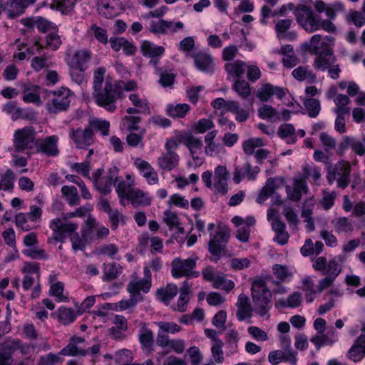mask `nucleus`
Returning a JSON list of instances; mask_svg holds the SVG:
<instances>
[{
    "label": "nucleus",
    "mask_w": 365,
    "mask_h": 365,
    "mask_svg": "<svg viewBox=\"0 0 365 365\" xmlns=\"http://www.w3.org/2000/svg\"><path fill=\"white\" fill-rule=\"evenodd\" d=\"M106 69L103 67L97 68L93 72V93L95 103L110 113L116 110L115 102L119 97L116 86L112 79L107 77L104 87L101 89Z\"/></svg>",
    "instance_id": "nucleus-1"
},
{
    "label": "nucleus",
    "mask_w": 365,
    "mask_h": 365,
    "mask_svg": "<svg viewBox=\"0 0 365 365\" xmlns=\"http://www.w3.org/2000/svg\"><path fill=\"white\" fill-rule=\"evenodd\" d=\"M169 9L166 6H161L158 9L150 11L143 16L144 19L155 18L149 22L148 27V31L156 35H168L173 34L185 28L184 24L174 20H165L163 17L168 13Z\"/></svg>",
    "instance_id": "nucleus-2"
},
{
    "label": "nucleus",
    "mask_w": 365,
    "mask_h": 365,
    "mask_svg": "<svg viewBox=\"0 0 365 365\" xmlns=\"http://www.w3.org/2000/svg\"><path fill=\"white\" fill-rule=\"evenodd\" d=\"M36 142V132L31 126L16 130L13 135V156L14 153H23L28 158L34 154Z\"/></svg>",
    "instance_id": "nucleus-3"
},
{
    "label": "nucleus",
    "mask_w": 365,
    "mask_h": 365,
    "mask_svg": "<svg viewBox=\"0 0 365 365\" xmlns=\"http://www.w3.org/2000/svg\"><path fill=\"white\" fill-rule=\"evenodd\" d=\"M229 172L225 165H217L214 170V174L207 170L202 174V180L205 185L215 194L225 195L227 192V180Z\"/></svg>",
    "instance_id": "nucleus-4"
},
{
    "label": "nucleus",
    "mask_w": 365,
    "mask_h": 365,
    "mask_svg": "<svg viewBox=\"0 0 365 365\" xmlns=\"http://www.w3.org/2000/svg\"><path fill=\"white\" fill-rule=\"evenodd\" d=\"M252 297L255 303L254 310L257 314L264 316L271 307L272 294L262 279H255L252 282Z\"/></svg>",
    "instance_id": "nucleus-5"
},
{
    "label": "nucleus",
    "mask_w": 365,
    "mask_h": 365,
    "mask_svg": "<svg viewBox=\"0 0 365 365\" xmlns=\"http://www.w3.org/2000/svg\"><path fill=\"white\" fill-rule=\"evenodd\" d=\"M312 1L307 0L298 4L294 14L297 23L308 33L319 30V20H318L312 9Z\"/></svg>",
    "instance_id": "nucleus-6"
},
{
    "label": "nucleus",
    "mask_w": 365,
    "mask_h": 365,
    "mask_svg": "<svg viewBox=\"0 0 365 365\" xmlns=\"http://www.w3.org/2000/svg\"><path fill=\"white\" fill-rule=\"evenodd\" d=\"M46 93L48 98L46 106L48 113H57L68 108L72 98L68 88L62 87L54 91H46Z\"/></svg>",
    "instance_id": "nucleus-7"
},
{
    "label": "nucleus",
    "mask_w": 365,
    "mask_h": 365,
    "mask_svg": "<svg viewBox=\"0 0 365 365\" xmlns=\"http://www.w3.org/2000/svg\"><path fill=\"white\" fill-rule=\"evenodd\" d=\"M95 225L96 219L88 216L84 225L81 227V236L79 234H76L75 236L71 237L73 250H83L87 245L96 240Z\"/></svg>",
    "instance_id": "nucleus-8"
},
{
    "label": "nucleus",
    "mask_w": 365,
    "mask_h": 365,
    "mask_svg": "<svg viewBox=\"0 0 365 365\" xmlns=\"http://www.w3.org/2000/svg\"><path fill=\"white\" fill-rule=\"evenodd\" d=\"M198 258L197 257L182 259L178 257L171 263V274L174 278L197 277L200 272L195 270Z\"/></svg>",
    "instance_id": "nucleus-9"
},
{
    "label": "nucleus",
    "mask_w": 365,
    "mask_h": 365,
    "mask_svg": "<svg viewBox=\"0 0 365 365\" xmlns=\"http://www.w3.org/2000/svg\"><path fill=\"white\" fill-rule=\"evenodd\" d=\"M351 165L348 161L341 160L334 168L329 169L327 173L328 182L331 185L335 180L341 188H346L350 182Z\"/></svg>",
    "instance_id": "nucleus-10"
},
{
    "label": "nucleus",
    "mask_w": 365,
    "mask_h": 365,
    "mask_svg": "<svg viewBox=\"0 0 365 365\" xmlns=\"http://www.w3.org/2000/svg\"><path fill=\"white\" fill-rule=\"evenodd\" d=\"M49 227L53 231V236L56 241L62 242L66 237H70L78 234L77 232L78 225L71 222H63L59 218H55L51 220Z\"/></svg>",
    "instance_id": "nucleus-11"
},
{
    "label": "nucleus",
    "mask_w": 365,
    "mask_h": 365,
    "mask_svg": "<svg viewBox=\"0 0 365 365\" xmlns=\"http://www.w3.org/2000/svg\"><path fill=\"white\" fill-rule=\"evenodd\" d=\"M143 274V279H138L136 276L133 275L127 287V290L130 295L138 296L137 298L140 301L143 299L140 292L148 293L152 285L151 273L150 270H149V267L144 266Z\"/></svg>",
    "instance_id": "nucleus-12"
},
{
    "label": "nucleus",
    "mask_w": 365,
    "mask_h": 365,
    "mask_svg": "<svg viewBox=\"0 0 365 365\" xmlns=\"http://www.w3.org/2000/svg\"><path fill=\"white\" fill-rule=\"evenodd\" d=\"M102 173L103 171L101 169L96 170L93 175V182L99 192L108 194L111 191L113 185L115 184V180H117L118 169L114 166L110 168L106 175H103Z\"/></svg>",
    "instance_id": "nucleus-13"
},
{
    "label": "nucleus",
    "mask_w": 365,
    "mask_h": 365,
    "mask_svg": "<svg viewBox=\"0 0 365 365\" xmlns=\"http://www.w3.org/2000/svg\"><path fill=\"white\" fill-rule=\"evenodd\" d=\"M334 42L331 38H326V40H322L319 34L313 35L309 41L305 42L302 44V47L307 51L312 54H321L326 51H332L331 46Z\"/></svg>",
    "instance_id": "nucleus-14"
},
{
    "label": "nucleus",
    "mask_w": 365,
    "mask_h": 365,
    "mask_svg": "<svg viewBox=\"0 0 365 365\" xmlns=\"http://www.w3.org/2000/svg\"><path fill=\"white\" fill-rule=\"evenodd\" d=\"M92 53L87 49L76 51L73 55L68 56L67 63L73 71L84 72L88 68Z\"/></svg>",
    "instance_id": "nucleus-15"
},
{
    "label": "nucleus",
    "mask_w": 365,
    "mask_h": 365,
    "mask_svg": "<svg viewBox=\"0 0 365 365\" xmlns=\"http://www.w3.org/2000/svg\"><path fill=\"white\" fill-rule=\"evenodd\" d=\"M58 138L56 135L36 139L34 153H41L48 157L57 155L58 154Z\"/></svg>",
    "instance_id": "nucleus-16"
},
{
    "label": "nucleus",
    "mask_w": 365,
    "mask_h": 365,
    "mask_svg": "<svg viewBox=\"0 0 365 365\" xmlns=\"http://www.w3.org/2000/svg\"><path fill=\"white\" fill-rule=\"evenodd\" d=\"M133 165L149 185L158 183V175L148 161L140 158H136L134 159Z\"/></svg>",
    "instance_id": "nucleus-17"
},
{
    "label": "nucleus",
    "mask_w": 365,
    "mask_h": 365,
    "mask_svg": "<svg viewBox=\"0 0 365 365\" xmlns=\"http://www.w3.org/2000/svg\"><path fill=\"white\" fill-rule=\"evenodd\" d=\"M284 183V179L282 177L269 178L267 180L257 197V202L264 203L269 197L272 196L275 191L278 190Z\"/></svg>",
    "instance_id": "nucleus-18"
},
{
    "label": "nucleus",
    "mask_w": 365,
    "mask_h": 365,
    "mask_svg": "<svg viewBox=\"0 0 365 365\" xmlns=\"http://www.w3.org/2000/svg\"><path fill=\"white\" fill-rule=\"evenodd\" d=\"M217 135V130H214L208 132L204 138L205 143L204 150L205 154L209 157H217L226 152L224 146L215 140Z\"/></svg>",
    "instance_id": "nucleus-19"
},
{
    "label": "nucleus",
    "mask_w": 365,
    "mask_h": 365,
    "mask_svg": "<svg viewBox=\"0 0 365 365\" xmlns=\"http://www.w3.org/2000/svg\"><path fill=\"white\" fill-rule=\"evenodd\" d=\"M195 68L200 72L212 73L215 71V64L211 54L198 51L192 55Z\"/></svg>",
    "instance_id": "nucleus-20"
},
{
    "label": "nucleus",
    "mask_w": 365,
    "mask_h": 365,
    "mask_svg": "<svg viewBox=\"0 0 365 365\" xmlns=\"http://www.w3.org/2000/svg\"><path fill=\"white\" fill-rule=\"evenodd\" d=\"M317 277L312 275L304 276L301 280L300 289L304 292V299L307 303H312L319 294L317 285H316Z\"/></svg>",
    "instance_id": "nucleus-21"
},
{
    "label": "nucleus",
    "mask_w": 365,
    "mask_h": 365,
    "mask_svg": "<svg viewBox=\"0 0 365 365\" xmlns=\"http://www.w3.org/2000/svg\"><path fill=\"white\" fill-rule=\"evenodd\" d=\"M96 5L99 14L106 18L117 16L121 10L119 0H96Z\"/></svg>",
    "instance_id": "nucleus-22"
},
{
    "label": "nucleus",
    "mask_w": 365,
    "mask_h": 365,
    "mask_svg": "<svg viewBox=\"0 0 365 365\" xmlns=\"http://www.w3.org/2000/svg\"><path fill=\"white\" fill-rule=\"evenodd\" d=\"M229 236L226 231L220 230L217 233L212 236L209 242V251L215 256H220L224 252L225 244L227 242Z\"/></svg>",
    "instance_id": "nucleus-23"
},
{
    "label": "nucleus",
    "mask_w": 365,
    "mask_h": 365,
    "mask_svg": "<svg viewBox=\"0 0 365 365\" xmlns=\"http://www.w3.org/2000/svg\"><path fill=\"white\" fill-rule=\"evenodd\" d=\"M286 89L279 86H274L272 84L266 83L261 86L257 90V97L261 101H268L269 98L275 95L278 98L282 99L286 95Z\"/></svg>",
    "instance_id": "nucleus-24"
},
{
    "label": "nucleus",
    "mask_w": 365,
    "mask_h": 365,
    "mask_svg": "<svg viewBox=\"0 0 365 365\" xmlns=\"http://www.w3.org/2000/svg\"><path fill=\"white\" fill-rule=\"evenodd\" d=\"M93 131L91 129H77L70 133V138L78 148H85L91 145L93 142Z\"/></svg>",
    "instance_id": "nucleus-25"
},
{
    "label": "nucleus",
    "mask_w": 365,
    "mask_h": 365,
    "mask_svg": "<svg viewBox=\"0 0 365 365\" xmlns=\"http://www.w3.org/2000/svg\"><path fill=\"white\" fill-rule=\"evenodd\" d=\"M157 162L160 170L170 172L178 167L180 156L176 152H165L158 157Z\"/></svg>",
    "instance_id": "nucleus-26"
},
{
    "label": "nucleus",
    "mask_w": 365,
    "mask_h": 365,
    "mask_svg": "<svg viewBox=\"0 0 365 365\" xmlns=\"http://www.w3.org/2000/svg\"><path fill=\"white\" fill-rule=\"evenodd\" d=\"M346 357L354 363L361 361L365 357V334L360 336L355 340L353 345L346 353Z\"/></svg>",
    "instance_id": "nucleus-27"
},
{
    "label": "nucleus",
    "mask_w": 365,
    "mask_h": 365,
    "mask_svg": "<svg viewBox=\"0 0 365 365\" xmlns=\"http://www.w3.org/2000/svg\"><path fill=\"white\" fill-rule=\"evenodd\" d=\"M109 43L114 51L118 52L122 50L126 56H133L137 51L133 42L123 37H111Z\"/></svg>",
    "instance_id": "nucleus-28"
},
{
    "label": "nucleus",
    "mask_w": 365,
    "mask_h": 365,
    "mask_svg": "<svg viewBox=\"0 0 365 365\" xmlns=\"http://www.w3.org/2000/svg\"><path fill=\"white\" fill-rule=\"evenodd\" d=\"M140 48L142 55L150 58L151 61L158 60L165 53L164 47L147 40L143 41L140 43Z\"/></svg>",
    "instance_id": "nucleus-29"
},
{
    "label": "nucleus",
    "mask_w": 365,
    "mask_h": 365,
    "mask_svg": "<svg viewBox=\"0 0 365 365\" xmlns=\"http://www.w3.org/2000/svg\"><path fill=\"white\" fill-rule=\"evenodd\" d=\"M128 99L133 107L128 108L127 113H150V107L145 98H141L138 93H132L128 95Z\"/></svg>",
    "instance_id": "nucleus-30"
},
{
    "label": "nucleus",
    "mask_w": 365,
    "mask_h": 365,
    "mask_svg": "<svg viewBox=\"0 0 365 365\" xmlns=\"http://www.w3.org/2000/svg\"><path fill=\"white\" fill-rule=\"evenodd\" d=\"M138 340L143 350L149 353L153 351L154 344L153 333L145 322L139 324Z\"/></svg>",
    "instance_id": "nucleus-31"
},
{
    "label": "nucleus",
    "mask_w": 365,
    "mask_h": 365,
    "mask_svg": "<svg viewBox=\"0 0 365 365\" xmlns=\"http://www.w3.org/2000/svg\"><path fill=\"white\" fill-rule=\"evenodd\" d=\"M236 316L239 321L242 322L252 317L253 309L247 296L243 294H240L236 303Z\"/></svg>",
    "instance_id": "nucleus-32"
},
{
    "label": "nucleus",
    "mask_w": 365,
    "mask_h": 365,
    "mask_svg": "<svg viewBox=\"0 0 365 365\" xmlns=\"http://www.w3.org/2000/svg\"><path fill=\"white\" fill-rule=\"evenodd\" d=\"M126 200H129L133 207H145L151 204L153 198L149 192L135 187Z\"/></svg>",
    "instance_id": "nucleus-33"
},
{
    "label": "nucleus",
    "mask_w": 365,
    "mask_h": 365,
    "mask_svg": "<svg viewBox=\"0 0 365 365\" xmlns=\"http://www.w3.org/2000/svg\"><path fill=\"white\" fill-rule=\"evenodd\" d=\"M287 197L292 201H298L302 197V194L308 191V187L304 180L297 178L294 180L293 187L289 185L286 187Z\"/></svg>",
    "instance_id": "nucleus-34"
},
{
    "label": "nucleus",
    "mask_w": 365,
    "mask_h": 365,
    "mask_svg": "<svg viewBox=\"0 0 365 365\" xmlns=\"http://www.w3.org/2000/svg\"><path fill=\"white\" fill-rule=\"evenodd\" d=\"M158 345L163 349L168 348L170 351L177 354H182L186 348L185 341L180 338L167 339L160 337Z\"/></svg>",
    "instance_id": "nucleus-35"
},
{
    "label": "nucleus",
    "mask_w": 365,
    "mask_h": 365,
    "mask_svg": "<svg viewBox=\"0 0 365 365\" xmlns=\"http://www.w3.org/2000/svg\"><path fill=\"white\" fill-rule=\"evenodd\" d=\"M83 341L84 340L81 337H72L68 344L60 351L59 354L69 356L77 355L85 356L87 354V351L78 346V344Z\"/></svg>",
    "instance_id": "nucleus-36"
},
{
    "label": "nucleus",
    "mask_w": 365,
    "mask_h": 365,
    "mask_svg": "<svg viewBox=\"0 0 365 365\" xmlns=\"http://www.w3.org/2000/svg\"><path fill=\"white\" fill-rule=\"evenodd\" d=\"M36 0H11L6 5V12L9 18H14L21 15L24 10L33 4Z\"/></svg>",
    "instance_id": "nucleus-37"
},
{
    "label": "nucleus",
    "mask_w": 365,
    "mask_h": 365,
    "mask_svg": "<svg viewBox=\"0 0 365 365\" xmlns=\"http://www.w3.org/2000/svg\"><path fill=\"white\" fill-rule=\"evenodd\" d=\"M155 324L158 327L156 339L157 344H158V340L160 337L170 339L168 334H175L182 330L181 327L174 322L160 321L155 322Z\"/></svg>",
    "instance_id": "nucleus-38"
},
{
    "label": "nucleus",
    "mask_w": 365,
    "mask_h": 365,
    "mask_svg": "<svg viewBox=\"0 0 365 365\" xmlns=\"http://www.w3.org/2000/svg\"><path fill=\"white\" fill-rule=\"evenodd\" d=\"M336 62L333 51H326L319 54L314 59L313 66L315 69L324 71Z\"/></svg>",
    "instance_id": "nucleus-39"
},
{
    "label": "nucleus",
    "mask_w": 365,
    "mask_h": 365,
    "mask_svg": "<svg viewBox=\"0 0 365 365\" xmlns=\"http://www.w3.org/2000/svg\"><path fill=\"white\" fill-rule=\"evenodd\" d=\"M292 23L291 19H281L275 25V31L279 38L294 40L297 37L295 32H287Z\"/></svg>",
    "instance_id": "nucleus-40"
},
{
    "label": "nucleus",
    "mask_w": 365,
    "mask_h": 365,
    "mask_svg": "<svg viewBox=\"0 0 365 365\" xmlns=\"http://www.w3.org/2000/svg\"><path fill=\"white\" fill-rule=\"evenodd\" d=\"M41 88L38 86H31L25 88L22 99L25 103H34L38 106L43 104L40 98Z\"/></svg>",
    "instance_id": "nucleus-41"
},
{
    "label": "nucleus",
    "mask_w": 365,
    "mask_h": 365,
    "mask_svg": "<svg viewBox=\"0 0 365 365\" xmlns=\"http://www.w3.org/2000/svg\"><path fill=\"white\" fill-rule=\"evenodd\" d=\"M225 68L229 78L240 79L246 69V63L243 61L237 60L226 63Z\"/></svg>",
    "instance_id": "nucleus-42"
},
{
    "label": "nucleus",
    "mask_w": 365,
    "mask_h": 365,
    "mask_svg": "<svg viewBox=\"0 0 365 365\" xmlns=\"http://www.w3.org/2000/svg\"><path fill=\"white\" fill-rule=\"evenodd\" d=\"M114 185L120 204L125 205V200L128 198V195L130 194L131 190H133L135 187L128 182H125L122 178H119L118 176L117 180H115Z\"/></svg>",
    "instance_id": "nucleus-43"
},
{
    "label": "nucleus",
    "mask_w": 365,
    "mask_h": 365,
    "mask_svg": "<svg viewBox=\"0 0 365 365\" xmlns=\"http://www.w3.org/2000/svg\"><path fill=\"white\" fill-rule=\"evenodd\" d=\"M277 135L287 143L294 144L297 140L295 128L292 124L281 125L278 128Z\"/></svg>",
    "instance_id": "nucleus-44"
},
{
    "label": "nucleus",
    "mask_w": 365,
    "mask_h": 365,
    "mask_svg": "<svg viewBox=\"0 0 365 365\" xmlns=\"http://www.w3.org/2000/svg\"><path fill=\"white\" fill-rule=\"evenodd\" d=\"M272 272L275 277L280 282L289 281L294 273L292 267L276 264L272 267Z\"/></svg>",
    "instance_id": "nucleus-45"
},
{
    "label": "nucleus",
    "mask_w": 365,
    "mask_h": 365,
    "mask_svg": "<svg viewBox=\"0 0 365 365\" xmlns=\"http://www.w3.org/2000/svg\"><path fill=\"white\" fill-rule=\"evenodd\" d=\"M56 314L58 321L64 325L73 323L76 319L77 316L79 315L78 312L76 313L72 308L63 306L58 309Z\"/></svg>",
    "instance_id": "nucleus-46"
},
{
    "label": "nucleus",
    "mask_w": 365,
    "mask_h": 365,
    "mask_svg": "<svg viewBox=\"0 0 365 365\" xmlns=\"http://www.w3.org/2000/svg\"><path fill=\"white\" fill-rule=\"evenodd\" d=\"M163 221L170 230L176 229L178 232L184 233V228L181 226L179 217L175 212L170 210H165L164 212Z\"/></svg>",
    "instance_id": "nucleus-47"
},
{
    "label": "nucleus",
    "mask_w": 365,
    "mask_h": 365,
    "mask_svg": "<svg viewBox=\"0 0 365 365\" xmlns=\"http://www.w3.org/2000/svg\"><path fill=\"white\" fill-rule=\"evenodd\" d=\"M48 294L55 298L57 302H68L69 298L67 293L65 294L64 285L61 282L58 283L51 284Z\"/></svg>",
    "instance_id": "nucleus-48"
},
{
    "label": "nucleus",
    "mask_w": 365,
    "mask_h": 365,
    "mask_svg": "<svg viewBox=\"0 0 365 365\" xmlns=\"http://www.w3.org/2000/svg\"><path fill=\"white\" fill-rule=\"evenodd\" d=\"M335 232L338 234L349 233L354 230V225L347 217H339L332 221Z\"/></svg>",
    "instance_id": "nucleus-49"
},
{
    "label": "nucleus",
    "mask_w": 365,
    "mask_h": 365,
    "mask_svg": "<svg viewBox=\"0 0 365 365\" xmlns=\"http://www.w3.org/2000/svg\"><path fill=\"white\" fill-rule=\"evenodd\" d=\"M114 326L110 329V334L115 338H120L123 331L128 329V324L126 319L123 316L117 315L113 320Z\"/></svg>",
    "instance_id": "nucleus-50"
},
{
    "label": "nucleus",
    "mask_w": 365,
    "mask_h": 365,
    "mask_svg": "<svg viewBox=\"0 0 365 365\" xmlns=\"http://www.w3.org/2000/svg\"><path fill=\"white\" fill-rule=\"evenodd\" d=\"M178 287L174 284H169L165 289L157 292V297L161 302L168 304L177 294Z\"/></svg>",
    "instance_id": "nucleus-51"
},
{
    "label": "nucleus",
    "mask_w": 365,
    "mask_h": 365,
    "mask_svg": "<svg viewBox=\"0 0 365 365\" xmlns=\"http://www.w3.org/2000/svg\"><path fill=\"white\" fill-rule=\"evenodd\" d=\"M190 106L187 103H180L176 105H168L167 113L169 116L173 118H183L190 111Z\"/></svg>",
    "instance_id": "nucleus-52"
},
{
    "label": "nucleus",
    "mask_w": 365,
    "mask_h": 365,
    "mask_svg": "<svg viewBox=\"0 0 365 365\" xmlns=\"http://www.w3.org/2000/svg\"><path fill=\"white\" fill-rule=\"evenodd\" d=\"M341 147H349L356 155L360 156L365 154V147L363 143L351 137L346 136Z\"/></svg>",
    "instance_id": "nucleus-53"
},
{
    "label": "nucleus",
    "mask_w": 365,
    "mask_h": 365,
    "mask_svg": "<svg viewBox=\"0 0 365 365\" xmlns=\"http://www.w3.org/2000/svg\"><path fill=\"white\" fill-rule=\"evenodd\" d=\"M61 193L70 205L73 206L79 204L80 197L78 195V190L74 186H63Z\"/></svg>",
    "instance_id": "nucleus-54"
},
{
    "label": "nucleus",
    "mask_w": 365,
    "mask_h": 365,
    "mask_svg": "<svg viewBox=\"0 0 365 365\" xmlns=\"http://www.w3.org/2000/svg\"><path fill=\"white\" fill-rule=\"evenodd\" d=\"M211 105L215 110H219L222 114L230 112V110H234L236 108L235 101H226L222 98H217L213 100Z\"/></svg>",
    "instance_id": "nucleus-55"
},
{
    "label": "nucleus",
    "mask_w": 365,
    "mask_h": 365,
    "mask_svg": "<svg viewBox=\"0 0 365 365\" xmlns=\"http://www.w3.org/2000/svg\"><path fill=\"white\" fill-rule=\"evenodd\" d=\"M302 299L301 293L294 292L287 299L278 300L276 305L282 307L296 308L301 304Z\"/></svg>",
    "instance_id": "nucleus-56"
},
{
    "label": "nucleus",
    "mask_w": 365,
    "mask_h": 365,
    "mask_svg": "<svg viewBox=\"0 0 365 365\" xmlns=\"http://www.w3.org/2000/svg\"><path fill=\"white\" fill-rule=\"evenodd\" d=\"M121 269V267L115 263L105 264L102 277L103 280L109 282L115 279L120 274Z\"/></svg>",
    "instance_id": "nucleus-57"
},
{
    "label": "nucleus",
    "mask_w": 365,
    "mask_h": 365,
    "mask_svg": "<svg viewBox=\"0 0 365 365\" xmlns=\"http://www.w3.org/2000/svg\"><path fill=\"white\" fill-rule=\"evenodd\" d=\"M15 174L9 169L0 178V190L11 192L14 187Z\"/></svg>",
    "instance_id": "nucleus-58"
},
{
    "label": "nucleus",
    "mask_w": 365,
    "mask_h": 365,
    "mask_svg": "<svg viewBox=\"0 0 365 365\" xmlns=\"http://www.w3.org/2000/svg\"><path fill=\"white\" fill-rule=\"evenodd\" d=\"M190 301V292L187 287H182L177 304L173 307L174 311L184 312L187 310Z\"/></svg>",
    "instance_id": "nucleus-59"
},
{
    "label": "nucleus",
    "mask_w": 365,
    "mask_h": 365,
    "mask_svg": "<svg viewBox=\"0 0 365 365\" xmlns=\"http://www.w3.org/2000/svg\"><path fill=\"white\" fill-rule=\"evenodd\" d=\"M293 77L300 81L315 80V76L307 66H299L293 70Z\"/></svg>",
    "instance_id": "nucleus-60"
},
{
    "label": "nucleus",
    "mask_w": 365,
    "mask_h": 365,
    "mask_svg": "<svg viewBox=\"0 0 365 365\" xmlns=\"http://www.w3.org/2000/svg\"><path fill=\"white\" fill-rule=\"evenodd\" d=\"M264 145V142L260 138H251L242 143V148L247 155H252L257 148H260Z\"/></svg>",
    "instance_id": "nucleus-61"
},
{
    "label": "nucleus",
    "mask_w": 365,
    "mask_h": 365,
    "mask_svg": "<svg viewBox=\"0 0 365 365\" xmlns=\"http://www.w3.org/2000/svg\"><path fill=\"white\" fill-rule=\"evenodd\" d=\"M334 102L336 104L335 113H349L350 111L349 108L346 107L351 102L349 98L343 94H339L334 98Z\"/></svg>",
    "instance_id": "nucleus-62"
},
{
    "label": "nucleus",
    "mask_w": 365,
    "mask_h": 365,
    "mask_svg": "<svg viewBox=\"0 0 365 365\" xmlns=\"http://www.w3.org/2000/svg\"><path fill=\"white\" fill-rule=\"evenodd\" d=\"M232 89L242 98H246L251 94L249 83L243 79H237L232 85Z\"/></svg>",
    "instance_id": "nucleus-63"
},
{
    "label": "nucleus",
    "mask_w": 365,
    "mask_h": 365,
    "mask_svg": "<svg viewBox=\"0 0 365 365\" xmlns=\"http://www.w3.org/2000/svg\"><path fill=\"white\" fill-rule=\"evenodd\" d=\"M215 124L210 118H202L199 120L193 126V130L196 133L203 134L207 131L214 130Z\"/></svg>",
    "instance_id": "nucleus-64"
}]
</instances>
